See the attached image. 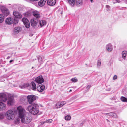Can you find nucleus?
I'll return each mask as SVG.
<instances>
[{"label":"nucleus","mask_w":127,"mask_h":127,"mask_svg":"<svg viewBox=\"0 0 127 127\" xmlns=\"http://www.w3.org/2000/svg\"><path fill=\"white\" fill-rule=\"evenodd\" d=\"M17 109L18 111L19 117L21 119L22 123L27 124L31 121L32 117L26 114V111L23 107L19 106L17 107Z\"/></svg>","instance_id":"obj_1"},{"label":"nucleus","mask_w":127,"mask_h":127,"mask_svg":"<svg viewBox=\"0 0 127 127\" xmlns=\"http://www.w3.org/2000/svg\"><path fill=\"white\" fill-rule=\"evenodd\" d=\"M38 107L37 104L33 103L28 106L27 110L31 114L35 115L39 112Z\"/></svg>","instance_id":"obj_2"},{"label":"nucleus","mask_w":127,"mask_h":127,"mask_svg":"<svg viewBox=\"0 0 127 127\" xmlns=\"http://www.w3.org/2000/svg\"><path fill=\"white\" fill-rule=\"evenodd\" d=\"M16 114V110H9L6 111L5 116L6 118L9 120H12L14 118Z\"/></svg>","instance_id":"obj_3"},{"label":"nucleus","mask_w":127,"mask_h":127,"mask_svg":"<svg viewBox=\"0 0 127 127\" xmlns=\"http://www.w3.org/2000/svg\"><path fill=\"white\" fill-rule=\"evenodd\" d=\"M69 5L72 6H74L76 4L79 6L82 4V0H67Z\"/></svg>","instance_id":"obj_4"},{"label":"nucleus","mask_w":127,"mask_h":127,"mask_svg":"<svg viewBox=\"0 0 127 127\" xmlns=\"http://www.w3.org/2000/svg\"><path fill=\"white\" fill-rule=\"evenodd\" d=\"M18 21L14 19L13 18L9 17L6 20V23L8 24H11L13 23L15 24L18 23Z\"/></svg>","instance_id":"obj_5"},{"label":"nucleus","mask_w":127,"mask_h":127,"mask_svg":"<svg viewBox=\"0 0 127 127\" xmlns=\"http://www.w3.org/2000/svg\"><path fill=\"white\" fill-rule=\"evenodd\" d=\"M31 23L32 26L34 27L35 28H37L39 27L38 21L35 19L34 18L31 20Z\"/></svg>","instance_id":"obj_6"},{"label":"nucleus","mask_w":127,"mask_h":127,"mask_svg":"<svg viewBox=\"0 0 127 127\" xmlns=\"http://www.w3.org/2000/svg\"><path fill=\"white\" fill-rule=\"evenodd\" d=\"M28 101L30 104L32 102L36 99L35 96L33 95H29L27 96Z\"/></svg>","instance_id":"obj_7"},{"label":"nucleus","mask_w":127,"mask_h":127,"mask_svg":"<svg viewBox=\"0 0 127 127\" xmlns=\"http://www.w3.org/2000/svg\"><path fill=\"white\" fill-rule=\"evenodd\" d=\"M66 104V102L65 101L59 102L55 105L54 107L55 108H58L63 106Z\"/></svg>","instance_id":"obj_8"},{"label":"nucleus","mask_w":127,"mask_h":127,"mask_svg":"<svg viewBox=\"0 0 127 127\" xmlns=\"http://www.w3.org/2000/svg\"><path fill=\"white\" fill-rule=\"evenodd\" d=\"M35 81L38 84H41L44 81L43 78L41 75L36 77L35 79Z\"/></svg>","instance_id":"obj_9"},{"label":"nucleus","mask_w":127,"mask_h":127,"mask_svg":"<svg viewBox=\"0 0 127 127\" xmlns=\"http://www.w3.org/2000/svg\"><path fill=\"white\" fill-rule=\"evenodd\" d=\"M7 96L6 95L4 94L0 93V101L5 102L7 100Z\"/></svg>","instance_id":"obj_10"},{"label":"nucleus","mask_w":127,"mask_h":127,"mask_svg":"<svg viewBox=\"0 0 127 127\" xmlns=\"http://www.w3.org/2000/svg\"><path fill=\"white\" fill-rule=\"evenodd\" d=\"M106 49L108 52H111L113 50V48L112 45L111 43H109L106 46Z\"/></svg>","instance_id":"obj_11"},{"label":"nucleus","mask_w":127,"mask_h":127,"mask_svg":"<svg viewBox=\"0 0 127 127\" xmlns=\"http://www.w3.org/2000/svg\"><path fill=\"white\" fill-rule=\"evenodd\" d=\"M33 15L34 17L37 19H39L41 17L40 12L36 10H35L33 12Z\"/></svg>","instance_id":"obj_12"},{"label":"nucleus","mask_w":127,"mask_h":127,"mask_svg":"<svg viewBox=\"0 0 127 127\" xmlns=\"http://www.w3.org/2000/svg\"><path fill=\"white\" fill-rule=\"evenodd\" d=\"M13 97L11 96L9 97L7 101V105L8 106H11L14 103Z\"/></svg>","instance_id":"obj_13"},{"label":"nucleus","mask_w":127,"mask_h":127,"mask_svg":"<svg viewBox=\"0 0 127 127\" xmlns=\"http://www.w3.org/2000/svg\"><path fill=\"white\" fill-rule=\"evenodd\" d=\"M13 15L16 17L18 18H21L22 17V15L19 12L16 11L13 12Z\"/></svg>","instance_id":"obj_14"},{"label":"nucleus","mask_w":127,"mask_h":127,"mask_svg":"<svg viewBox=\"0 0 127 127\" xmlns=\"http://www.w3.org/2000/svg\"><path fill=\"white\" fill-rule=\"evenodd\" d=\"M56 2V0H47V4L49 6H53L54 5Z\"/></svg>","instance_id":"obj_15"},{"label":"nucleus","mask_w":127,"mask_h":127,"mask_svg":"<svg viewBox=\"0 0 127 127\" xmlns=\"http://www.w3.org/2000/svg\"><path fill=\"white\" fill-rule=\"evenodd\" d=\"M45 88V86L44 85H41L37 87V89L39 92H42L44 90Z\"/></svg>","instance_id":"obj_16"},{"label":"nucleus","mask_w":127,"mask_h":127,"mask_svg":"<svg viewBox=\"0 0 127 127\" xmlns=\"http://www.w3.org/2000/svg\"><path fill=\"white\" fill-rule=\"evenodd\" d=\"M105 115H109L110 116L112 117L115 118H118V116L117 114L113 112L106 113Z\"/></svg>","instance_id":"obj_17"},{"label":"nucleus","mask_w":127,"mask_h":127,"mask_svg":"<svg viewBox=\"0 0 127 127\" xmlns=\"http://www.w3.org/2000/svg\"><path fill=\"white\" fill-rule=\"evenodd\" d=\"M21 28L20 27H15L14 29V32L15 34L19 33L21 30Z\"/></svg>","instance_id":"obj_18"},{"label":"nucleus","mask_w":127,"mask_h":127,"mask_svg":"<svg viewBox=\"0 0 127 127\" xmlns=\"http://www.w3.org/2000/svg\"><path fill=\"white\" fill-rule=\"evenodd\" d=\"M46 23V21L44 20H42L39 21L38 23L39 25V28L41 27H42L45 25Z\"/></svg>","instance_id":"obj_19"},{"label":"nucleus","mask_w":127,"mask_h":127,"mask_svg":"<svg viewBox=\"0 0 127 127\" xmlns=\"http://www.w3.org/2000/svg\"><path fill=\"white\" fill-rule=\"evenodd\" d=\"M46 0H41L38 2V5L40 7L43 6L45 3Z\"/></svg>","instance_id":"obj_20"},{"label":"nucleus","mask_w":127,"mask_h":127,"mask_svg":"<svg viewBox=\"0 0 127 127\" xmlns=\"http://www.w3.org/2000/svg\"><path fill=\"white\" fill-rule=\"evenodd\" d=\"M121 55L123 59L124 60H125L127 55V51H122L121 53Z\"/></svg>","instance_id":"obj_21"},{"label":"nucleus","mask_w":127,"mask_h":127,"mask_svg":"<svg viewBox=\"0 0 127 127\" xmlns=\"http://www.w3.org/2000/svg\"><path fill=\"white\" fill-rule=\"evenodd\" d=\"M6 107V105L3 103L0 102V110L5 109Z\"/></svg>","instance_id":"obj_22"},{"label":"nucleus","mask_w":127,"mask_h":127,"mask_svg":"<svg viewBox=\"0 0 127 127\" xmlns=\"http://www.w3.org/2000/svg\"><path fill=\"white\" fill-rule=\"evenodd\" d=\"M31 87L32 89L33 90H35L36 89V84L35 83L33 82H32L31 83Z\"/></svg>","instance_id":"obj_23"},{"label":"nucleus","mask_w":127,"mask_h":127,"mask_svg":"<svg viewBox=\"0 0 127 127\" xmlns=\"http://www.w3.org/2000/svg\"><path fill=\"white\" fill-rule=\"evenodd\" d=\"M2 12L4 15L7 16L8 15L9 13V11L8 10L6 9L2 11Z\"/></svg>","instance_id":"obj_24"},{"label":"nucleus","mask_w":127,"mask_h":127,"mask_svg":"<svg viewBox=\"0 0 127 127\" xmlns=\"http://www.w3.org/2000/svg\"><path fill=\"white\" fill-rule=\"evenodd\" d=\"M4 19L3 15L0 14V23H1L3 21Z\"/></svg>","instance_id":"obj_25"},{"label":"nucleus","mask_w":127,"mask_h":127,"mask_svg":"<svg viewBox=\"0 0 127 127\" xmlns=\"http://www.w3.org/2000/svg\"><path fill=\"white\" fill-rule=\"evenodd\" d=\"M120 99L121 100L122 102H127V99L124 97H121Z\"/></svg>","instance_id":"obj_26"},{"label":"nucleus","mask_w":127,"mask_h":127,"mask_svg":"<svg viewBox=\"0 0 127 127\" xmlns=\"http://www.w3.org/2000/svg\"><path fill=\"white\" fill-rule=\"evenodd\" d=\"M71 119V117L70 115H68L65 117V119L66 120H69Z\"/></svg>","instance_id":"obj_27"},{"label":"nucleus","mask_w":127,"mask_h":127,"mask_svg":"<svg viewBox=\"0 0 127 127\" xmlns=\"http://www.w3.org/2000/svg\"><path fill=\"white\" fill-rule=\"evenodd\" d=\"M26 27L27 28H28L30 27V23L29 21L26 22L24 23Z\"/></svg>","instance_id":"obj_28"},{"label":"nucleus","mask_w":127,"mask_h":127,"mask_svg":"<svg viewBox=\"0 0 127 127\" xmlns=\"http://www.w3.org/2000/svg\"><path fill=\"white\" fill-rule=\"evenodd\" d=\"M101 62L100 59H98L97 64V67H99L101 65Z\"/></svg>","instance_id":"obj_29"},{"label":"nucleus","mask_w":127,"mask_h":127,"mask_svg":"<svg viewBox=\"0 0 127 127\" xmlns=\"http://www.w3.org/2000/svg\"><path fill=\"white\" fill-rule=\"evenodd\" d=\"M29 84L28 83L24 84L22 87V88H24L28 87Z\"/></svg>","instance_id":"obj_30"},{"label":"nucleus","mask_w":127,"mask_h":127,"mask_svg":"<svg viewBox=\"0 0 127 127\" xmlns=\"http://www.w3.org/2000/svg\"><path fill=\"white\" fill-rule=\"evenodd\" d=\"M22 21L23 23L29 21L26 18H23L22 19Z\"/></svg>","instance_id":"obj_31"},{"label":"nucleus","mask_w":127,"mask_h":127,"mask_svg":"<svg viewBox=\"0 0 127 127\" xmlns=\"http://www.w3.org/2000/svg\"><path fill=\"white\" fill-rule=\"evenodd\" d=\"M23 14L24 16L26 17H28L30 16L31 14L29 12H27L24 13Z\"/></svg>","instance_id":"obj_32"},{"label":"nucleus","mask_w":127,"mask_h":127,"mask_svg":"<svg viewBox=\"0 0 127 127\" xmlns=\"http://www.w3.org/2000/svg\"><path fill=\"white\" fill-rule=\"evenodd\" d=\"M71 81L73 82H75L77 81L78 80L75 77L71 79Z\"/></svg>","instance_id":"obj_33"},{"label":"nucleus","mask_w":127,"mask_h":127,"mask_svg":"<svg viewBox=\"0 0 127 127\" xmlns=\"http://www.w3.org/2000/svg\"><path fill=\"white\" fill-rule=\"evenodd\" d=\"M38 62L40 63V65L42 61V57H39L38 59Z\"/></svg>","instance_id":"obj_34"},{"label":"nucleus","mask_w":127,"mask_h":127,"mask_svg":"<svg viewBox=\"0 0 127 127\" xmlns=\"http://www.w3.org/2000/svg\"><path fill=\"white\" fill-rule=\"evenodd\" d=\"M20 121V119L18 118H16L15 120V123L16 124L18 123Z\"/></svg>","instance_id":"obj_35"},{"label":"nucleus","mask_w":127,"mask_h":127,"mask_svg":"<svg viewBox=\"0 0 127 127\" xmlns=\"http://www.w3.org/2000/svg\"><path fill=\"white\" fill-rule=\"evenodd\" d=\"M52 120L51 119H48L46 121V122L48 123H50L52 122Z\"/></svg>","instance_id":"obj_36"},{"label":"nucleus","mask_w":127,"mask_h":127,"mask_svg":"<svg viewBox=\"0 0 127 127\" xmlns=\"http://www.w3.org/2000/svg\"><path fill=\"white\" fill-rule=\"evenodd\" d=\"M4 117V115L2 114H0V119H2Z\"/></svg>","instance_id":"obj_37"},{"label":"nucleus","mask_w":127,"mask_h":127,"mask_svg":"<svg viewBox=\"0 0 127 127\" xmlns=\"http://www.w3.org/2000/svg\"><path fill=\"white\" fill-rule=\"evenodd\" d=\"M106 8H107V10L108 11H109L110 10V7L109 6L106 5Z\"/></svg>","instance_id":"obj_38"},{"label":"nucleus","mask_w":127,"mask_h":127,"mask_svg":"<svg viewBox=\"0 0 127 127\" xmlns=\"http://www.w3.org/2000/svg\"><path fill=\"white\" fill-rule=\"evenodd\" d=\"M117 78V76L116 75H115L113 77V80H114L116 79Z\"/></svg>","instance_id":"obj_39"},{"label":"nucleus","mask_w":127,"mask_h":127,"mask_svg":"<svg viewBox=\"0 0 127 127\" xmlns=\"http://www.w3.org/2000/svg\"><path fill=\"white\" fill-rule=\"evenodd\" d=\"M90 87L91 86L90 85H88L86 87L87 89L88 90L89 89Z\"/></svg>","instance_id":"obj_40"},{"label":"nucleus","mask_w":127,"mask_h":127,"mask_svg":"<svg viewBox=\"0 0 127 127\" xmlns=\"http://www.w3.org/2000/svg\"><path fill=\"white\" fill-rule=\"evenodd\" d=\"M113 62L112 61L110 60L109 62V64H110V65H111L112 63Z\"/></svg>","instance_id":"obj_41"},{"label":"nucleus","mask_w":127,"mask_h":127,"mask_svg":"<svg viewBox=\"0 0 127 127\" xmlns=\"http://www.w3.org/2000/svg\"><path fill=\"white\" fill-rule=\"evenodd\" d=\"M117 2V0H114L113 1V2L114 3H116Z\"/></svg>","instance_id":"obj_42"},{"label":"nucleus","mask_w":127,"mask_h":127,"mask_svg":"<svg viewBox=\"0 0 127 127\" xmlns=\"http://www.w3.org/2000/svg\"><path fill=\"white\" fill-rule=\"evenodd\" d=\"M13 61V60H10V61H9V62L11 63V62H12Z\"/></svg>","instance_id":"obj_43"},{"label":"nucleus","mask_w":127,"mask_h":127,"mask_svg":"<svg viewBox=\"0 0 127 127\" xmlns=\"http://www.w3.org/2000/svg\"><path fill=\"white\" fill-rule=\"evenodd\" d=\"M90 1L91 3H93V1L92 0H90Z\"/></svg>","instance_id":"obj_44"},{"label":"nucleus","mask_w":127,"mask_h":127,"mask_svg":"<svg viewBox=\"0 0 127 127\" xmlns=\"http://www.w3.org/2000/svg\"><path fill=\"white\" fill-rule=\"evenodd\" d=\"M106 120L108 122H110V121H109V120L108 119H106Z\"/></svg>","instance_id":"obj_45"},{"label":"nucleus","mask_w":127,"mask_h":127,"mask_svg":"<svg viewBox=\"0 0 127 127\" xmlns=\"http://www.w3.org/2000/svg\"><path fill=\"white\" fill-rule=\"evenodd\" d=\"M10 58V57L9 56L7 58V59H9Z\"/></svg>","instance_id":"obj_46"},{"label":"nucleus","mask_w":127,"mask_h":127,"mask_svg":"<svg viewBox=\"0 0 127 127\" xmlns=\"http://www.w3.org/2000/svg\"><path fill=\"white\" fill-rule=\"evenodd\" d=\"M71 91H72V90H70V91H70V92H71Z\"/></svg>","instance_id":"obj_47"},{"label":"nucleus","mask_w":127,"mask_h":127,"mask_svg":"<svg viewBox=\"0 0 127 127\" xmlns=\"http://www.w3.org/2000/svg\"><path fill=\"white\" fill-rule=\"evenodd\" d=\"M60 14H61V15L62 14V12H60Z\"/></svg>","instance_id":"obj_48"},{"label":"nucleus","mask_w":127,"mask_h":127,"mask_svg":"<svg viewBox=\"0 0 127 127\" xmlns=\"http://www.w3.org/2000/svg\"><path fill=\"white\" fill-rule=\"evenodd\" d=\"M33 67H32V69L33 68Z\"/></svg>","instance_id":"obj_49"}]
</instances>
